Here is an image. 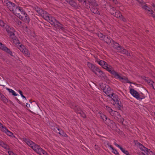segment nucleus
<instances>
[{
	"label": "nucleus",
	"mask_w": 155,
	"mask_h": 155,
	"mask_svg": "<svg viewBox=\"0 0 155 155\" xmlns=\"http://www.w3.org/2000/svg\"><path fill=\"white\" fill-rule=\"evenodd\" d=\"M6 25L5 24L3 21L0 20V25L1 26L4 27H5Z\"/></svg>",
	"instance_id": "obj_41"
},
{
	"label": "nucleus",
	"mask_w": 155,
	"mask_h": 155,
	"mask_svg": "<svg viewBox=\"0 0 155 155\" xmlns=\"http://www.w3.org/2000/svg\"><path fill=\"white\" fill-rule=\"evenodd\" d=\"M2 45V43H1L0 42V47L1 46V45Z\"/></svg>",
	"instance_id": "obj_58"
},
{
	"label": "nucleus",
	"mask_w": 155,
	"mask_h": 155,
	"mask_svg": "<svg viewBox=\"0 0 155 155\" xmlns=\"http://www.w3.org/2000/svg\"><path fill=\"white\" fill-rule=\"evenodd\" d=\"M143 79L145 80L149 85H151V86L155 90V83H154V82L152 81L149 78L144 77Z\"/></svg>",
	"instance_id": "obj_17"
},
{
	"label": "nucleus",
	"mask_w": 155,
	"mask_h": 155,
	"mask_svg": "<svg viewBox=\"0 0 155 155\" xmlns=\"http://www.w3.org/2000/svg\"><path fill=\"white\" fill-rule=\"evenodd\" d=\"M108 126L110 127L112 130H115L116 126L115 123L113 121Z\"/></svg>",
	"instance_id": "obj_33"
},
{
	"label": "nucleus",
	"mask_w": 155,
	"mask_h": 155,
	"mask_svg": "<svg viewBox=\"0 0 155 155\" xmlns=\"http://www.w3.org/2000/svg\"><path fill=\"white\" fill-rule=\"evenodd\" d=\"M115 103L117 105L118 108L119 109H120V108L122 107V105L121 101H119V99L115 102Z\"/></svg>",
	"instance_id": "obj_35"
},
{
	"label": "nucleus",
	"mask_w": 155,
	"mask_h": 155,
	"mask_svg": "<svg viewBox=\"0 0 155 155\" xmlns=\"http://www.w3.org/2000/svg\"><path fill=\"white\" fill-rule=\"evenodd\" d=\"M98 114L100 117L104 121V120L107 118V117L104 115L100 111L99 112Z\"/></svg>",
	"instance_id": "obj_31"
},
{
	"label": "nucleus",
	"mask_w": 155,
	"mask_h": 155,
	"mask_svg": "<svg viewBox=\"0 0 155 155\" xmlns=\"http://www.w3.org/2000/svg\"><path fill=\"white\" fill-rule=\"evenodd\" d=\"M0 48L3 50V51H5L6 52L9 54L11 56H12V52L8 49L7 47L5 46L4 45L2 44L0 47Z\"/></svg>",
	"instance_id": "obj_18"
},
{
	"label": "nucleus",
	"mask_w": 155,
	"mask_h": 155,
	"mask_svg": "<svg viewBox=\"0 0 155 155\" xmlns=\"http://www.w3.org/2000/svg\"><path fill=\"white\" fill-rule=\"evenodd\" d=\"M138 2L140 3L141 5L142 8L147 10L148 12L151 14L152 16L153 17H154V15L153 14V11L152 10H154L155 11V4H153L152 5V7L151 9L146 4H145V3L142 0L141 1H139V0H137Z\"/></svg>",
	"instance_id": "obj_7"
},
{
	"label": "nucleus",
	"mask_w": 155,
	"mask_h": 155,
	"mask_svg": "<svg viewBox=\"0 0 155 155\" xmlns=\"http://www.w3.org/2000/svg\"><path fill=\"white\" fill-rule=\"evenodd\" d=\"M96 61L104 68L112 74L115 78L119 79L120 81L124 83H131L127 78L125 77H121L120 74L114 70L112 66L108 65L105 61L98 59H97Z\"/></svg>",
	"instance_id": "obj_1"
},
{
	"label": "nucleus",
	"mask_w": 155,
	"mask_h": 155,
	"mask_svg": "<svg viewBox=\"0 0 155 155\" xmlns=\"http://www.w3.org/2000/svg\"><path fill=\"white\" fill-rule=\"evenodd\" d=\"M5 133H6L7 135L9 136H12L13 135V133L8 130H7V131L5 132Z\"/></svg>",
	"instance_id": "obj_42"
},
{
	"label": "nucleus",
	"mask_w": 155,
	"mask_h": 155,
	"mask_svg": "<svg viewBox=\"0 0 155 155\" xmlns=\"http://www.w3.org/2000/svg\"><path fill=\"white\" fill-rule=\"evenodd\" d=\"M104 40L107 44H109L112 43V42H113V40L107 36H104Z\"/></svg>",
	"instance_id": "obj_25"
},
{
	"label": "nucleus",
	"mask_w": 155,
	"mask_h": 155,
	"mask_svg": "<svg viewBox=\"0 0 155 155\" xmlns=\"http://www.w3.org/2000/svg\"><path fill=\"white\" fill-rule=\"evenodd\" d=\"M18 17L26 23H28L30 21L28 16L24 11L22 7L17 6L13 12Z\"/></svg>",
	"instance_id": "obj_2"
},
{
	"label": "nucleus",
	"mask_w": 155,
	"mask_h": 155,
	"mask_svg": "<svg viewBox=\"0 0 155 155\" xmlns=\"http://www.w3.org/2000/svg\"><path fill=\"white\" fill-rule=\"evenodd\" d=\"M73 108L76 113L80 114L82 117L83 118H85L86 117L85 114L81 110V109L78 106H75Z\"/></svg>",
	"instance_id": "obj_11"
},
{
	"label": "nucleus",
	"mask_w": 155,
	"mask_h": 155,
	"mask_svg": "<svg viewBox=\"0 0 155 155\" xmlns=\"http://www.w3.org/2000/svg\"><path fill=\"white\" fill-rule=\"evenodd\" d=\"M121 49L120 50H119L118 51L121 53L126 54H128V52L127 51L123 48L121 46Z\"/></svg>",
	"instance_id": "obj_30"
},
{
	"label": "nucleus",
	"mask_w": 155,
	"mask_h": 155,
	"mask_svg": "<svg viewBox=\"0 0 155 155\" xmlns=\"http://www.w3.org/2000/svg\"><path fill=\"white\" fill-rule=\"evenodd\" d=\"M120 150L124 153L126 155H130L127 150L123 148L122 147H121V148H120Z\"/></svg>",
	"instance_id": "obj_37"
},
{
	"label": "nucleus",
	"mask_w": 155,
	"mask_h": 155,
	"mask_svg": "<svg viewBox=\"0 0 155 155\" xmlns=\"http://www.w3.org/2000/svg\"><path fill=\"white\" fill-rule=\"evenodd\" d=\"M26 106L28 108L30 106L29 104L28 103H26Z\"/></svg>",
	"instance_id": "obj_52"
},
{
	"label": "nucleus",
	"mask_w": 155,
	"mask_h": 155,
	"mask_svg": "<svg viewBox=\"0 0 155 155\" xmlns=\"http://www.w3.org/2000/svg\"><path fill=\"white\" fill-rule=\"evenodd\" d=\"M66 2L73 7L77 8V4L73 0H68Z\"/></svg>",
	"instance_id": "obj_23"
},
{
	"label": "nucleus",
	"mask_w": 155,
	"mask_h": 155,
	"mask_svg": "<svg viewBox=\"0 0 155 155\" xmlns=\"http://www.w3.org/2000/svg\"><path fill=\"white\" fill-rule=\"evenodd\" d=\"M2 94L0 92V96Z\"/></svg>",
	"instance_id": "obj_59"
},
{
	"label": "nucleus",
	"mask_w": 155,
	"mask_h": 155,
	"mask_svg": "<svg viewBox=\"0 0 155 155\" xmlns=\"http://www.w3.org/2000/svg\"><path fill=\"white\" fill-rule=\"evenodd\" d=\"M103 91L109 97L111 96L113 94L112 91H111V88L108 85H106L103 90Z\"/></svg>",
	"instance_id": "obj_15"
},
{
	"label": "nucleus",
	"mask_w": 155,
	"mask_h": 155,
	"mask_svg": "<svg viewBox=\"0 0 155 155\" xmlns=\"http://www.w3.org/2000/svg\"><path fill=\"white\" fill-rule=\"evenodd\" d=\"M107 145H108V147H110V148H111V149L112 150L114 148L112 146V145H110L109 144H107Z\"/></svg>",
	"instance_id": "obj_50"
},
{
	"label": "nucleus",
	"mask_w": 155,
	"mask_h": 155,
	"mask_svg": "<svg viewBox=\"0 0 155 155\" xmlns=\"http://www.w3.org/2000/svg\"><path fill=\"white\" fill-rule=\"evenodd\" d=\"M88 2L89 3H88L85 8L88 9H89L90 11L94 14L99 15L100 13L97 8L98 5L95 0H90Z\"/></svg>",
	"instance_id": "obj_4"
},
{
	"label": "nucleus",
	"mask_w": 155,
	"mask_h": 155,
	"mask_svg": "<svg viewBox=\"0 0 155 155\" xmlns=\"http://www.w3.org/2000/svg\"><path fill=\"white\" fill-rule=\"evenodd\" d=\"M35 10L37 13H38L41 16L43 12L45 11L37 7L35 8Z\"/></svg>",
	"instance_id": "obj_28"
},
{
	"label": "nucleus",
	"mask_w": 155,
	"mask_h": 155,
	"mask_svg": "<svg viewBox=\"0 0 155 155\" xmlns=\"http://www.w3.org/2000/svg\"><path fill=\"white\" fill-rule=\"evenodd\" d=\"M20 24L21 23V22H20Z\"/></svg>",
	"instance_id": "obj_60"
},
{
	"label": "nucleus",
	"mask_w": 155,
	"mask_h": 155,
	"mask_svg": "<svg viewBox=\"0 0 155 155\" xmlns=\"http://www.w3.org/2000/svg\"><path fill=\"white\" fill-rule=\"evenodd\" d=\"M104 108L107 110L112 116L114 115V113H116L115 111L113 110L110 107L107 106H105L104 107Z\"/></svg>",
	"instance_id": "obj_22"
},
{
	"label": "nucleus",
	"mask_w": 155,
	"mask_h": 155,
	"mask_svg": "<svg viewBox=\"0 0 155 155\" xmlns=\"http://www.w3.org/2000/svg\"><path fill=\"white\" fill-rule=\"evenodd\" d=\"M114 145H115L116 146H117V147H118L120 149V148H121V146H120L118 144H117L116 142H114Z\"/></svg>",
	"instance_id": "obj_48"
},
{
	"label": "nucleus",
	"mask_w": 155,
	"mask_h": 155,
	"mask_svg": "<svg viewBox=\"0 0 155 155\" xmlns=\"http://www.w3.org/2000/svg\"><path fill=\"white\" fill-rule=\"evenodd\" d=\"M6 89L8 90L10 93H11L13 96H15L18 95V94H16L15 92L12 89L7 87L6 88Z\"/></svg>",
	"instance_id": "obj_29"
},
{
	"label": "nucleus",
	"mask_w": 155,
	"mask_h": 155,
	"mask_svg": "<svg viewBox=\"0 0 155 155\" xmlns=\"http://www.w3.org/2000/svg\"><path fill=\"white\" fill-rule=\"evenodd\" d=\"M139 151L140 155H154L153 152L136 141V148Z\"/></svg>",
	"instance_id": "obj_3"
},
{
	"label": "nucleus",
	"mask_w": 155,
	"mask_h": 155,
	"mask_svg": "<svg viewBox=\"0 0 155 155\" xmlns=\"http://www.w3.org/2000/svg\"><path fill=\"white\" fill-rule=\"evenodd\" d=\"M1 146L7 150H9V146L4 143Z\"/></svg>",
	"instance_id": "obj_38"
},
{
	"label": "nucleus",
	"mask_w": 155,
	"mask_h": 155,
	"mask_svg": "<svg viewBox=\"0 0 155 155\" xmlns=\"http://www.w3.org/2000/svg\"><path fill=\"white\" fill-rule=\"evenodd\" d=\"M41 16L45 20L48 21L50 23V22H51V19L52 18H54L50 16V15L45 11L43 12Z\"/></svg>",
	"instance_id": "obj_12"
},
{
	"label": "nucleus",
	"mask_w": 155,
	"mask_h": 155,
	"mask_svg": "<svg viewBox=\"0 0 155 155\" xmlns=\"http://www.w3.org/2000/svg\"><path fill=\"white\" fill-rule=\"evenodd\" d=\"M98 36L99 37H100L101 38H104V36H105L104 35H102L101 33H100L98 34Z\"/></svg>",
	"instance_id": "obj_47"
},
{
	"label": "nucleus",
	"mask_w": 155,
	"mask_h": 155,
	"mask_svg": "<svg viewBox=\"0 0 155 155\" xmlns=\"http://www.w3.org/2000/svg\"><path fill=\"white\" fill-rule=\"evenodd\" d=\"M113 42V46L114 48L117 49L118 51L119 50H120L121 49V46L118 43L114 42V41Z\"/></svg>",
	"instance_id": "obj_26"
},
{
	"label": "nucleus",
	"mask_w": 155,
	"mask_h": 155,
	"mask_svg": "<svg viewBox=\"0 0 155 155\" xmlns=\"http://www.w3.org/2000/svg\"><path fill=\"white\" fill-rule=\"evenodd\" d=\"M2 124L1 123H0V128L2 127Z\"/></svg>",
	"instance_id": "obj_57"
},
{
	"label": "nucleus",
	"mask_w": 155,
	"mask_h": 155,
	"mask_svg": "<svg viewBox=\"0 0 155 155\" xmlns=\"http://www.w3.org/2000/svg\"><path fill=\"white\" fill-rule=\"evenodd\" d=\"M115 113H114V115H112V116H114L115 118L117 120H119V119L121 117V116L117 112L115 111Z\"/></svg>",
	"instance_id": "obj_27"
},
{
	"label": "nucleus",
	"mask_w": 155,
	"mask_h": 155,
	"mask_svg": "<svg viewBox=\"0 0 155 155\" xmlns=\"http://www.w3.org/2000/svg\"><path fill=\"white\" fill-rule=\"evenodd\" d=\"M15 45L25 56H30L31 54L28 49L25 47L23 45H21L19 41V43H17Z\"/></svg>",
	"instance_id": "obj_6"
},
{
	"label": "nucleus",
	"mask_w": 155,
	"mask_h": 155,
	"mask_svg": "<svg viewBox=\"0 0 155 155\" xmlns=\"http://www.w3.org/2000/svg\"><path fill=\"white\" fill-rule=\"evenodd\" d=\"M117 121L121 123H123L124 121V119L123 118L121 117Z\"/></svg>",
	"instance_id": "obj_46"
},
{
	"label": "nucleus",
	"mask_w": 155,
	"mask_h": 155,
	"mask_svg": "<svg viewBox=\"0 0 155 155\" xmlns=\"http://www.w3.org/2000/svg\"><path fill=\"white\" fill-rule=\"evenodd\" d=\"M112 150V152L113 153H114L115 154L120 155L119 154V153H118L117 151L115 149H114V148Z\"/></svg>",
	"instance_id": "obj_43"
},
{
	"label": "nucleus",
	"mask_w": 155,
	"mask_h": 155,
	"mask_svg": "<svg viewBox=\"0 0 155 155\" xmlns=\"http://www.w3.org/2000/svg\"><path fill=\"white\" fill-rule=\"evenodd\" d=\"M4 97L5 96L2 94L0 96V99L2 100Z\"/></svg>",
	"instance_id": "obj_51"
},
{
	"label": "nucleus",
	"mask_w": 155,
	"mask_h": 155,
	"mask_svg": "<svg viewBox=\"0 0 155 155\" xmlns=\"http://www.w3.org/2000/svg\"><path fill=\"white\" fill-rule=\"evenodd\" d=\"M18 92H19V93L21 95L22 94V92L21 91L19 90L18 91Z\"/></svg>",
	"instance_id": "obj_54"
},
{
	"label": "nucleus",
	"mask_w": 155,
	"mask_h": 155,
	"mask_svg": "<svg viewBox=\"0 0 155 155\" xmlns=\"http://www.w3.org/2000/svg\"><path fill=\"white\" fill-rule=\"evenodd\" d=\"M111 13L113 15H114L115 13L116 12V9L114 7L112 8L110 10Z\"/></svg>",
	"instance_id": "obj_39"
},
{
	"label": "nucleus",
	"mask_w": 155,
	"mask_h": 155,
	"mask_svg": "<svg viewBox=\"0 0 155 155\" xmlns=\"http://www.w3.org/2000/svg\"><path fill=\"white\" fill-rule=\"evenodd\" d=\"M2 101L5 103H7L8 102V99L6 98V97L5 96L2 99Z\"/></svg>",
	"instance_id": "obj_44"
},
{
	"label": "nucleus",
	"mask_w": 155,
	"mask_h": 155,
	"mask_svg": "<svg viewBox=\"0 0 155 155\" xmlns=\"http://www.w3.org/2000/svg\"><path fill=\"white\" fill-rule=\"evenodd\" d=\"M0 129H1V130L2 131H3L5 133L7 131V130H8V129H7L5 127L3 126L2 125V127H1L0 128Z\"/></svg>",
	"instance_id": "obj_40"
},
{
	"label": "nucleus",
	"mask_w": 155,
	"mask_h": 155,
	"mask_svg": "<svg viewBox=\"0 0 155 155\" xmlns=\"http://www.w3.org/2000/svg\"><path fill=\"white\" fill-rule=\"evenodd\" d=\"M114 15L124 21L125 22L126 21V19L121 15L120 12L118 11H116V12H115Z\"/></svg>",
	"instance_id": "obj_16"
},
{
	"label": "nucleus",
	"mask_w": 155,
	"mask_h": 155,
	"mask_svg": "<svg viewBox=\"0 0 155 155\" xmlns=\"http://www.w3.org/2000/svg\"><path fill=\"white\" fill-rule=\"evenodd\" d=\"M32 35L34 37L35 36V33H33Z\"/></svg>",
	"instance_id": "obj_56"
},
{
	"label": "nucleus",
	"mask_w": 155,
	"mask_h": 155,
	"mask_svg": "<svg viewBox=\"0 0 155 155\" xmlns=\"http://www.w3.org/2000/svg\"><path fill=\"white\" fill-rule=\"evenodd\" d=\"M109 97L111 98L115 102L119 99L118 96L114 93L112 94Z\"/></svg>",
	"instance_id": "obj_24"
},
{
	"label": "nucleus",
	"mask_w": 155,
	"mask_h": 155,
	"mask_svg": "<svg viewBox=\"0 0 155 155\" xmlns=\"http://www.w3.org/2000/svg\"><path fill=\"white\" fill-rule=\"evenodd\" d=\"M109 0L112 1L113 3H114L115 4H117L118 3V2L117 0Z\"/></svg>",
	"instance_id": "obj_49"
},
{
	"label": "nucleus",
	"mask_w": 155,
	"mask_h": 155,
	"mask_svg": "<svg viewBox=\"0 0 155 155\" xmlns=\"http://www.w3.org/2000/svg\"><path fill=\"white\" fill-rule=\"evenodd\" d=\"M31 148L35 151L40 155H48L45 151L35 143V145L32 146Z\"/></svg>",
	"instance_id": "obj_8"
},
{
	"label": "nucleus",
	"mask_w": 155,
	"mask_h": 155,
	"mask_svg": "<svg viewBox=\"0 0 155 155\" xmlns=\"http://www.w3.org/2000/svg\"><path fill=\"white\" fill-rule=\"evenodd\" d=\"M4 142L2 140H0V146H1Z\"/></svg>",
	"instance_id": "obj_53"
},
{
	"label": "nucleus",
	"mask_w": 155,
	"mask_h": 155,
	"mask_svg": "<svg viewBox=\"0 0 155 155\" xmlns=\"http://www.w3.org/2000/svg\"><path fill=\"white\" fill-rule=\"evenodd\" d=\"M4 5L7 6L10 11L13 12L15 8L17 7V6L14 3L8 0H5Z\"/></svg>",
	"instance_id": "obj_9"
},
{
	"label": "nucleus",
	"mask_w": 155,
	"mask_h": 155,
	"mask_svg": "<svg viewBox=\"0 0 155 155\" xmlns=\"http://www.w3.org/2000/svg\"><path fill=\"white\" fill-rule=\"evenodd\" d=\"M95 74L99 77L101 78L102 79H105L106 78L105 73L99 68L98 69L97 72H96V73Z\"/></svg>",
	"instance_id": "obj_13"
},
{
	"label": "nucleus",
	"mask_w": 155,
	"mask_h": 155,
	"mask_svg": "<svg viewBox=\"0 0 155 155\" xmlns=\"http://www.w3.org/2000/svg\"><path fill=\"white\" fill-rule=\"evenodd\" d=\"M54 129L56 132L58 133L61 136L65 137L67 136V135L62 130H60L59 128L54 127Z\"/></svg>",
	"instance_id": "obj_21"
},
{
	"label": "nucleus",
	"mask_w": 155,
	"mask_h": 155,
	"mask_svg": "<svg viewBox=\"0 0 155 155\" xmlns=\"http://www.w3.org/2000/svg\"><path fill=\"white\" fill-rule=\"evenodd\" d=\"M21 97H22V98H24V99H25V100H26V97H25V96H24L23 95V94H22V95H21Z\"/></svg>",
	"instance_id": "obj_55"
},
{
	"label": "nucleus",
	"mask_w": 155,
	"mask_h": 155,
	"mask_svg": "<svg viewBox=\"0 0 155 155\" xmlns=\"http://www.w3.org/2000/svg\"><path fill=\"white\" fill-rule=\"evenodd\" d=\"M145 96L142 93H139L136 91V99L139 101L144 99Z\"/></svg>",
	"instance_id": "obj_19"
},
{
	"label": "nucleus",
	"mask_w": 155,
	"mask_h": 155,
	"mask_svg": "<svg viewBox=\"0 0 155 155\" xmlns=\"http://www.w3.org/2000/svg\"><path fill=\"white\" fill-rule=\"evenodd\" d=\"M66 1H67L68 0H65Z\"/></svg>",
	"instance_id": "obj_61"
},
{
	"label": "nucleus",
	"mask_w": 155,
	"mask_h": 155,
	"mask_svg": "<svg viewBox=\"0 0 155 155\" xmlns=\"http://www.w3.org/2000/svg\"><path fill=\"white\" fill-rule=\"evenodd\" d=\"M79 2L84 7H85L88 3L86 1L84 0H78Z\"/></svg>",
	"instance_id": "obj_32"
},
{
	"label": "nucleus",
	"mask_w": 155,
	"mask_h": 155,
	"mask_svg": "<svg viewBox=\"0 0 155 155\" xmlns=\"http://www.w3.org/2000/svg\"><path fill=\"white\" fill-rule=\"evenodd\" d=\"M23 140L28 146L31 147L32 146L35 145V143L28 139L23 138Z\"/></svg>",
	"instance_id": "obj_20"
},
{
	"label": "nucleus",
	"mask_w": 155,
	"mask_h": 155,
	"mask_svg": "<svg viewBox=\"0 0 155 155\" xmlns=\"http://www.w3.org/2000/svg\"><path fill=\"white\" fill-rule=\"evenodd\" d=\"M5 28L9 34L10 38L12 39L13 42L16 44L17 43H19V40L15 35V31L14 29L12 27L6 25Z\"/></svg>",
	"instance_id": "obj_5"
},
{
	"label": "nucleus",
	"mask_w": 155,
	"mask_h": 155,
	"mask_svg": "<svg viewBox=\"0 0 155 155\" xmlns=\"http://www.w3.org/2000/svg\"><path fill=\"white\" fill-rule=\"evenodd\" d=\"M113 121L112 120H110V119L107 118L105 119V123L108 126Z\"/></svg>",
	"instance_id": "obj_34"
},
{
	"label": "nucleus",
	"mask_w": 155,
	"mask_h": 155,
	"mask_svg": "<svg viewBox=\"0 0 155 155\" xmlns=\"http://www.w3.org/2000/svg\"><path fill=\"white\" fill-rule=\"evenodd\" d=\"M130 94L134 97H136V91L133 89H130Z\"/></svg>",
	"instance_id": "obj_36"
},
{
	"label": "nucleus",
	"mask_w": 155,
	"mask_h": 155,
	"mask_svg": "<svg viewBox=\"0 0 155 155\" xmlns=\"http://www.w3.org/2000/svg\"><path fill=\"white\" fill-rule=\"evenodd\" d=\"M87 66L94 73H96L97 71L99 68L95 65L91 63L88 62L87 64Z\"/></svg>",
	"instance_id": "obj_14"
},
{
	"label": "nucleus",
	"mask_w": 155,
	"mask_h": 155,
	"mask_svg": "<svg viewBox=\"0 0 155 155\" xmlns=\"http://www.w3.org/2000/svg\"><path fill=\"white\" fill-rule=\"evenodd\" d=\"M2 101L5 103H7L8 102V99L6 98V97L5 96L2 99Z\"/></svg>",
	"instance_id": "obj_45"
},
{
	"label": "nucleus",
	"mask_w": 155,
	"mask_h": 155,
	"mask_svg": "<svg viewBox=\"0 0 155 155\" xmlns=\"http://www.w3.org/2000/svg\"><path fill=\"white\" fill-rule=\"evenodd\" d=\"M51 20V22H50V23L51 25L54 26L56 28L63 30L64 29L63 25L60 24L59 21L56 20L54 18H52Z\"/></svg>",
	"instance_id": "obj_10"
}]
</instances>
